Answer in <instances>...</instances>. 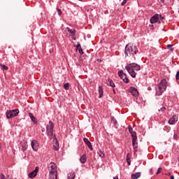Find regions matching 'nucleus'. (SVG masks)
<instances>
[{"label":"nucleus","instance_id":"obj_30","mask_svg":"<svg viewBox=\"0 0 179 179\" xmlns=\"http://www.w3.org/2000/svg\"><path fill=\"white\" fill-rule=\"evenodd\" d=\"M0 179H6V176L3 173H0Z\"/></svg>","mask_w":179,"mask_h":179},{"label":"nucleus","instance_id":"obj_43","mask_svg":"<svg viewBox=\"0 0 179 179\" xmlns=\"http://www.w3.org/2000/svg\"><path fill=\"white\" fill-rule=\"evenodd\" d=\"M148 90H152V88H150V87H149L148 88Z\"/></svg>","mask_w":179,"mask_h":179},{"label":"nucleus","instance_id":"obj_9","mask_svg":"<svg viewBox=\"0 0 179 179\" xmlns=\"http://www.w3.org/2000/svg\"><path fill=\"white\" fill-rule=\"evenodd\" d=\"M160 17H162V15H160L159 14H155L151 17V19L150 20V22L152 24H153L155 23H157V22H159V19H160Z\"/></svg>","mask_w":179,"mask_h":179},{"label":"nucleus","instance_id":"obj_20","mask_svg":"<svg viewBox=\"0 0 179 179\" xmlns=\"http://www.w3.org/2000/svg\"><path fill=\"white\" fill-rule=\"evenodd\" d=\"M29 117L31 118V121L34 122V124H37V119H36V117H34L32 113H29Z\"/></svg>","mask_w":179,"mask_h":179},{"label":"nucleus","instance_id":"obj_35","mask_svg":"<svg viewBox=\"0 0 179 179\" xmlns=\"http://www.w3.org/2000/svg\"><path fill=\"white\" fill-rule=\"evenodd\" d=\"M50 179H58V176H52V178H50Z\"/></svg>","mask_w":179,"mask_h":179},{"label":"nucleus","instance_id":"obj_36","mask_svg":"<svg viewBox=\"0 0 179 179\" xmlns=\"http://www.w3.org/2000/svg\"><path fill=\"white\" fill-rule=\"evenodd\" d=\"M79 53L82 55H83V50H82V48L79 49Z\"/></svg>","mask_w":179,"mask_h":179},{"label":"nucleus","instance_id":"obj_7","mask_svg":"<svg viewBox=\"0 0 179 179\" xmlns=\"http://www.w3.org/2000/svg\"><path fill=\"white\" fill-rule=\"evenodd\" d=\"M31 146L34 152H37L40 148V143L36 140H33L31 142Z\"/></svg>","mask_w":179,"mask_h":179},{"label":"nucleus","instance_id":"obj_18","mask_svg":"<svg viewBox=\"0 0 179 179\" xmlns=\"http://www.w3.org/2000/svg\"><path fill=\"white\" fill-rule=\"evenodd\" d=\"M131 154L130 153H127V157H126V160H127V163L128 164V166H131Z\"/></svg>","mask_w":179,"mask_h":179},{"label":"nucleus","instance_id":"obj_40","mask_svg":"<svg viewBox=\"0 0 179 179\" xmlns=\"http://www.w3.org/2000/svg\"><path fill=\"white\" fill-rule=\"evenodd\" d=\"M170 179H174V176H171Z\"/></svg>","mask_w":179,"mask_h":179},{"label":"nucleus","instance_id":"obj_41","mask_svg":"<svg viewBox=\"0 0 179 179\" xmlns=\"http://www.w3.org/2000/svg\"><path fill=\"white\" fill-rule=\"evenodd\" d=\"M113 92L114 94H115V89L113 90Z\"/></svg>","mask_w":179,"mask_h":179},{"label":"nucleus","instance_id":"obj_17","mask_svg":"<svg viewBox=\"0 0 179 179\" xmlns=\"http://www.w3.org/2000/svg\"><path fill=\"white\" fill-rule=\"evenodd\" d=\"M139 178H141V173L140 172L132 173L131 175V178H132V179H138Z\"/></svg>","mask_w":179,"mask_h":179},{"label":"nucleus","instance_id":"obj_6","mask_svg":"<svg viewBox=\"0 0 179 179\" xmlns=\"http://www.w3.org/2000/svg\"><path fill=\"white\" fill-rule=\"evenodd\" d=\"M19 114V110H7L6 113V115L7 118H13V117H17Z\"/></svg>","mask_w":179,"mask_h":179},{"label":"nucleus","instance_id":"obj_45","mask_svg":"<svg viewBox=\"0 0 179 179\" xmlns=\"http://www.w3.org/2000/svg\"><path fill=\"white\" fill-rule=\"evenodd\" d=\"M80 47V44L78 45V48Z\"/></svg>","mask_w":179,"mask_h":179},{"label":"nucleus","instance_id":"obj_44","mask_svg":"<svg viewBox=\"0 0 179 179\" xmlns=\"http://www.w3.org/2000/svg\"><path fill=\"white\" fill-rule=\"evenodd\" d=\"M111 120H112V121H115L114 117H112Z\"/></svg>","mask_w":179,"mask_h":179},{"label":"nucleus","instance_id":"obj_16","mask_svg":"<svg viewBox=\"0 0 179 179\" xmlns=\"http://www.w3.org/2000/svg\"><path fill=\"white\" fill-rule=\"evenodd\" d=\"M87 159L86 158V154L83 155L80 157V162L81 164H85V163H86Z\"/></svg>","mask_w":179,"mask_h":179},{"label":"nucleus","instance_id":"obj_46","mask_svg":"<svg viewBox=\"0 0 179 179\" xmlns=\"http://www.w3.org/2000/svg\"><path fill=\"white\" fill-rule=\"evenodd\" d=\"M162 1V2H164V0H161Z\"/></svg>","mask_w":179,"mask_h":179},{"label":"nucleus","instance_id":"obj_38","mask_svg":"<svg viewBox=\"0 0 179 179\" xmlns=\"http://www.w3.org/2000/svg\"><path fill=\"white\" fill-rule=\"evenodd\" d=\"M160 110L162 111V112L166 111V108L162 107V108H160V110H159V111H160Z\"/></svg>","mask_w":179,"mask_h":179},{"label":"nucleus","instance_id":"obj_24","mask_svg":"<svg viewBox=\"0 0 179 179\" xmlns=\"http://www.w3.org/2000/svg\"><path fill=\"white\" fill-rule=\"evenodd\" d=\"M133 149H134V152L136 153L138 152V143H134V145H132Z\"/></svg>","mask_w":179,"mask_h":179},{"label":"nucleus","instance_id":"obj_19","mask_svg":"<svg viewBox=\"0 0 179 179\" xmlns=\"http://www.w3.org/2000/svg\"><path fill=\"white\" fill-rule=\"evenodd\" d=\"M108 86H110V87H115V84L113 82V80L108 79L107 82Z\"/></svg>","mask_w":179,"mask_h":179},{"label":"nucleus","instance_id":"obj_42","mask_svg":"<svg viewBox=\"0 0 179 179\" xmlns=\"http://www.w3.org/2000/svg\"><path fill=\"white\" fill-rule=\"evenodd\" d=\"M113 179H118V176L114 177Z\"/></svg>","mask_w":179,"mask_h":179},{"label":"nucleus","instance_id":"obj_5","mask_svg":"<svg viewBox=\"0 0 179 179\" xmlns=\"http://www.w3.org/2000/svg\"><path fill=\"white\" fill-rule=\"evenodd\" d=\"M50 171L49 178H52V176H58V172H57V165L54 162H50L49 164Z\"/></svg>","mask_w":179,"mask_h":179},{"label":"nucleus","instance_id":"obj_22","mask_svg":"<svg viewBox=\"0 0 179 179\" xmlns=\"http://www.w3.org/2000/svg\"><path fill=\"white\" fill-rule=\"evenodd\" d=\"M75 177H76V175H75L74 172H71L69 174H68V179H74Z\"/></svg>","mask_w":179,"mask_h":179},{"label":"nucleus","instance_id":"obj_12","mask_svg":"<svg viewBox=\"0 0 179 179\" xmlns=\"http://www.w3.org/2000/svg\"><path fill=\"white\" fill-rule=\"evenodd\" d=\"M37 173H38V166H36L35 170L29 173L28 176L29 178H34L37 176Z\"/></svg>","mask_w":179,"mask_h":179},{"label":"nucleus","instance_id":"obj_23","mask_svg":"<svg viewBox=\"0 0 179 179\" xmlns=\"http://www.w3.org/2000/svg\"><path fill=\"white\" fill-rule=\"evenodd\" d=\"M99 99H101V97H103V87L101 86L99 87Z\"/></svg>","mask_w":179,"mask_h":179},{"label":"nucleus","instance_id":"obj_32","mask_svg":"<svg viewBox=\"0 0 179 179\" xmlns=\"http://www.w3.org/2000/svg\"><path fill=\"white\" fill-rule=\"evenodd\" d=\"M176 80H179V71L177 72V73L176 75Z\"/></svg>","mask_w":179,"mask_h":179},{"label":"nucleus","instance_id":"obj_4","mask_svg":"<svg viewBox=\"0 0 179 179\" xmlns=\"http://www.w3.org/2000/svg\"><path fill=\"white\" fill-rule=\"evenodd\" d=\"M46 132L47 135L49 136L50 139H52V138H54V136H55L54 134V124L52 123V122H49V124L47 125L46 127Z\"/></svg>","mask_w":179,"mask_h":179},{"label":"nucleus","instance_id":"obj_28","mask_svg":"<svg viewBox=\"0 0 179 179\" xmlns=\"http://www.w3.org/2000/svg\"><path fill=\"white\" fill-rule=\"evenodd\" d=\"M57 13L59 16H61V15H62V10H61V9L59 8H57Z\"/></svg>","mask_w":179,"mask_h":179},{"label":"nucleus","instance_id":"obj_25","mask_svg":"<svg viewBox=\"0 0 179 179\" xmlns=\"http://www.w3.org/2000/svg\"><path fill=\"white\" fill-rule=\"evenodd\" d=\"M128 129H129V134H131V135H132V134H134V133H136V131H134V129H132V127H131V126H129Z\"/></svg>","mask_w":179,"mask_h":179},{"label":"nucleus","instance_id":"obj_2","mask_svg":"<svg viewBox=\"0 0 179 179\" xmlns=\"http://www.w3.org/2000/svg\"><path fill=\"white\" fill-rule=\"evenodd\" d=\"M166 89H167V81L166 79H163L155 87L157 96H162V94H163L166 91Z\"/></svg>","mask_w":179,"mask_h":179},{"label":"nucleus","instance_id":"obj_26","mask_svg":"<svg viewBox=\"0 0 179 179\" xmlns=\"http://www.w3.org/2000/svg\"><path fill=\"white\" fill-rule=\"evenodd\" d=\"M1 68H3L5 71H8L9 68L6 66L5 64H0Z\"/></svg>","mask_w":179,"mask_h":179},{"label":"nucleus","instance_id":"obj_15","mask_svg":"<svg viewBox=\"0 0 179 179\" xmlns=\"http://www.w3.org/2000/svg\"><path fill=\"white\" fill-rule=\"evenodd\" d=\"M131 139H132V145H135V143H138V142H136V141H138L136 133H132Z\"/></svg>","mask_w":179,"mask_h":179},{"label":"nucleus","instance_id":"obj_13","mask_svg":"<svg viewBox=\"0 0 179 179\" xmlns=\"http://www.w3.org/2000/svg\"><path fill=\"white\" fill-rule=\"evenodd\" d=\"M178 121V117L177 115H173L169 120V124L170 125H174L176 122Z\"/></svg>","mask_w":179,"mask_h":179},{"label":"nucleus","instance_id":"obj_10","mask_svg":"<svg viewBox=\"0 0 179 179\" xmlns=\"http://www.w3.org/2000/svg\"><path fill=\"white\" fill-rule=\"evenodd\" d=\"M129 90L134 97H138L139 96V92H138L136 88L131 87Z\"/></svg>","mask_w":179,"mask_h":179},{"label":"nucleus","instance_id":"obj_14","mask_svg":"<svg viewBox=\"0 0 179 179\" xmlns=\"http://www.w3.org/2000/svg\"><path fill=\"white\" fill-rule=\"evenodd\" d=\"M83 141L87 145V146H88V148L90 150H93V147L92 146V143H90V141H89V139L87 138H84Z\"/></svg>","mask_w":179,"mask_h":179},{"label":"nucleus","instance_id":"obj_29","mask_svg":"<svg viewBox=\"0 0 179 179\" xmlns=\"http://www.w3.org/2000/svg\"><path fill=\"white\" fill-rule=\"evenodd\" d=\"M27 149V145H22V146L21 150H22V152H24Z\"/></svg>","mask_w":179,"mask_h":179},{"label":"nucleus","instance_id":"obj_1","mask_svg":"<svg viewBox=\"0 0 179 179\" xmlns=\"http://www.w3.org/2000/svg\"><path fill=\"white\" fill-rule=\"evenodd\" d=\"M125 69L131 78H136V73H135V71H141V66L138 65L136 63H131L125 66Z\"/></svg>","mask_w":179,"mask_h":179},{"label":"nucleus","instance_id":"obj_8","mask_svg":"<svg viewBox=\"0 0 179 179\" xmlns=\"http://www.w3.org/2000/svg\"><path fill=\"white\" fill-rule=\"evenodd\" d=\"M120 78H121L124 83H129V79L127 77V74L124 73V71H120L118 72Z\"/></svg>","mask_w":179,"mask_h":179},{"label":"nucleus","instance_id":"obj_31","mask_svg":"<svg viewBox=\"0 0 179 179\" xmlns=\"http://www.w3.org/2000/svg\"><path fill=\"white\" fill-rule=\"evenodd\" d=\"M162 168H159V169H157V176H158V174H160V173H162Z\"/></svg>","mask_w":179,"mask_h":179},{"label":"nucleus","instance_id":"obj_21","mask_svg":"<svg viewBox=\"0 0 179 179\" xmlns=\"http://www.w3.org/2000/svg\"><path fill=\"white\" fill-rule=\"evenodd\" d=\"M67 31H69V33H70V34H71V36H75V34H76V30H75L74 29H69V27L66 28Z\"/></svg>","mask_w":179,"mask_h":179},{"label":"nucleus","instance_id":"obj_47","mask_svg":"<svg viewBox=\"0 0 179 179\" xmlns=\"http://www.w3.org/2000/svg\"><path fill=\"white\" fill-rule=\"evenodd\" d=\"M1 145H0V150H1Z\"/></svg>","mask_w":179,"mask_h":179},{"label":"nucleus","instance_id":"obj_11","mask_svg":"<svg viewBox=\"0 0 179 179\" xmlns=\"http://www.w3.org/2000/svg\"><path fill=\"white\" fill-rule=\"evenodd\" d=\"M53 139V148L54 150H58L59 149V144L58 143V140H57V137L55 136H53L52 138Z\"/></svg>","mask_w":179,"mask_h":179},{"label":"nucleus","instance_id":"obj_33","mask_svg":"<svg viewBox=\"0 0 179 179\" xmlns=\"http://www.w3.org/2000/svg\"><path fill=\"white\" fill-rule=\"evenodd\" d=\"M99 157H104V153H103V152H101V151H99Z\"/></svg>","mask_w":179,"mask_h":179},{"label":"nucleus","instance_id":"obj_48","mask_svg":"<svg viewBox=\"0 0 179 179\" xmlns=\"http://www.w3.org/2000/svg\"><path fill=\"white\" fill-rule=\"evenodd\" d=\"M78 1H82V0H78Z\"/></svg>","mask_w":179,"mask_h":179},{"label":"nucleus","instance_id":"obj_39","mask_svg":"<svg viewBox=\"0 0 179 179\" xmlns=\"http://www.w3.org/2000/svg\"><path fill=\"white\" fill-rule=\"evenodd\" d=\"M173 47V45H167V48L170 49Z\"/></svg>","mask_w":179,"mask_h":179},{"label":"nucleus","instance_id":"obj_37","mask_svg":"<svg viewBox=\"0 0 179 179\" xmlns=\"http://www.w3.org/2000/svg\"><path fill=\"white\" fill-rule=\"evenodd\" d=\"M173 138L174 139H178V134H174L173 135Z\"/></svg>","mask_w":179,"mask_h":179},{"label":"nucleus","instance_id":"obj_34","mask_svg":"<svg viewBox=\"0 0 179 179\" xmlns=\"http://www.w3.org/2000/svg\"><path fill=\"white\" fill-rule=\"evenodd\" d=\"M127 2H128V0H123V1L122 2V6H124V5L127 3Z\"/></svg>","mask_w":179,"mask_h":179},{"label":"nucleus","instance_id":"obj_3","mask_svg":"<svg viewBox=\"0 0 179 179\" xmlns=\"http://www.w3.org/2000/svg\"><path fill=\"white\" fill-rule=\"evenodd\" d=\"M138 48L136 46H131L129 44H127L125 46L124 55L125 57H129V55H135L138 53Z\"/></svg>","mask_w":179,"mask_h":179},{"label":"nucleus","instance_id":"obj_27","mask_svg":"<svg viewBox=\"0 0 179 179\" xmlns=\"http://www.w3.org/2000/svg\"><path fill=\"white\" fill-rule=\"evenodd\" d=\"M64 88L65 89V90H69V83H66V84H64Z\"/></svg>","mask_w":179,"mask_h":179}]
</instances>
